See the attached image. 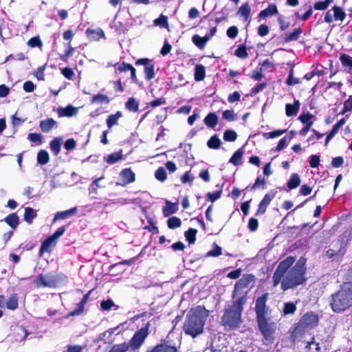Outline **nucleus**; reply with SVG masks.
<instances>
[{
    "label": "nucleus",
    "instance_id": "46",
    "mask_svg": "<svg viewBox=\"0 0 352 352\" xmlns=\"http://www.w3.org/2000/svg\"><path fill=\"white\" fill-rule=\"evenodd\" d=\"M208 146L211 149H218L220 148V139L217 134L212 135L207 142Z\"/></svg>",
    "mask_w": 352,
    "mask_h": 352
},
{
    "label": "nucleus",
    "instance_id": "37",
    "mask_svg": "<svg viewBox=\"0 0 352 352\" xmlns=\"http://www.w3.org/2000/svg\"><path fill=\"white\" fill-rule=\"evenodd\" d=\"M91 104H107L110 102V99L107 95L98 94L94 95L90 100Z\"/></svg>",
    "mask_w": 352,
    "mask_h": 352
},
{
    "label": "nucleus",
    "instance_id": "2",
    "mask_svg": "<svg viewBox=\"0 0 352 352\" xmlns=\"http://www.w3.org/2000/svg\"><path fill=\"white\" fill-rule=\"evenodd\" d=\"M208 316L209 311L204 306L198 305L191 308L186 316L182 327L184 333L192 338L201 334Z\"/></svg>",
    "mask_w": 352,
    "mask_h": 352
},
{
    "label": "nucleus",
    "instance_id": "3",
    "mask_svg": "<svg viewBox=\"0 0 352 352\" xmlns=\"http://www.w3.org/2000/svg\"><path fill=\"white\" fill-rule=\"evenodd\" d=\"M331 307L334 312H341L352 307V282L344 283L331 295Z\"/></svg>",
    "mask_w": 352,
    "mask_h": 352
},
{
    "label": "nucleus",
    "instance_id": "14",
    "mask_svg": "<svg viewBox=\"0 0 352 352\" xmlns=\"http://www.w3.org/2000/svg\"><path fill=\"white\" fill-rule=\"evenodd\" d=\"M346 250V243L341 242L340 248L338 249H329L326 252V256L333 259V261H338L343 256Z\"/></svg>",
    "mask_w": 352,
    "mask_h": 352
},
{
    "label": "nucleus",
    "instance_id": "23",
    "mask_svg": "<svg viewBox=\"0 0 352 352\" xmlns=\"http://www.w3.org/2000/svg\"><path fill=\"white\" fill-rule=\"evenodd\" d=\"M78 210V207H74L65 211H60L56 213L53 220H60L68 219L76 214Z\"/></svg>",
    "mask_w": 352,
    "mask_h": 352
},
{
    "label": "nucleus",
    "instance_id": "12",
    "mask_svg": "<svg viewBox=\"0 0 352 352\" xmlns=\"http://www.w3.org/2000/svg\"><path fill=\"white\" fill-rule=\"evenodd\" d=\"M258 327L262 334L265 338H270L274 331V324L269 323L265 317H261L257 318Z\"/></svg>",
    "mask_w": 352,
    "mask_h": 352
},
{
    "label": "nucleus",
    "instance_id": "59",
    "mask_svg": "<svg viewBox=\"0 0 352 352\" xmlns=\"http://www.w3.org/2000/svg\"><path fill=\"white\" fill-rule=\"evenodd\" d=\"M154 24L155 25H159L162 28H165L168 26V17L163 14H161L160 16L155 20H154Z\"/></svg>",
    "mask_w": 352,
    "mask_h": 352
},
{
    "label": "nucleus",
    "instance_id": "41",
    "mask_svg": "<svg viewBox=\"0 0 352 352\" xmlns=\"http://www.w3.org/2000/svg\"><path fill=\"white\" fill-rule=\"evenodd\" d=\"M122 157L123 155L121 152H115L108 155L107 157H104V160L109 164H113L121 160Z\"/></svg>",
    "mask_w": 352,
    "mask_h": 352
},
{
    "label": "nucleus",
    "instance_id": "42",
    "mask_svg": "<svg viewBox=\"0 0 352 352\" xmlns=\"http://www.w3.org/2000/svg\"><path fill=\"white\" fill-rule=\"evenodd\" d=\"M243 155V151L242 148H239L234 153L229 162L234 166H238L241 164Z\"/></svg>",
    "mask_w": 352,
    "mask_h": 352
},
{
    "label": "nucleus",
    "instance_id": "7",
    "mask_svg": "<svg viewBox=\"0 0 352 352\" xmlns=\"http://www.w3.org/2000/svg\"><path fill=\"white\" fill-rule=\"evenodd\" d=\"M150 322H148L145 326L135 333L132 338L130 340L129 348L135 351L138 349L144 342L145 339L149 334Z\"/></svg>",
    "mask_w": 352,
    "mask_h": 352
},
{
    "label": "nucleus",
    "instance_id": "29",
    "mask_svg": "<svg viewBox=\"0 0 352 352\" xmlns=\"http://www.w3.org/2000/svg\"><path fill=\"white\" fill-rule=\"evenodd\" d=\"M19 307V296L16 293L12 294L6 301V308L9 310H16Z\"/></svg>",
    "mask_w": 352,
    "mask_h": 352
},
{
    "label": "nucleus",
    "instance_id": "54",
    "mask_svg": "<svg viewBox=\"0 0 352 352\" xmlns=\"http://www.w3.org/2000/svg\"><path fill=\"white\" fill-rule=\"evenodd\" d=\"M287 132V129H278L274 131H271L269 133H265L263 134L264 138H275L276 137H279L281 135L284 134Z\"/></svg>",
    "mask_w": 352,
    "mask_h": 352
},
{
    "label": "nucleus",
    "instance_id": "48",
    "mask_svg": "<svg viewBox=\"0 0 352 352\" xmlns=\"http://www.w3.org/2000/svg\"><path fill=\"white\" fill-rule=\"evenodd\" d=\"M237 138V133L234 130H226L223 133V140L226 142H234Z\"/></svg>",
    "mask_w": 352,
    "mask_h": 352
},
{
    "label": "nucleus",
    "instance_id": "63",
    "mask_svg": "<svg viewBox=\"0 0 352 352\" xmlns=\"http://www.w3.org/2000/svg\"><path fill=\"white\" fill-rule=\"evenodd\" d=\"M278 23L279 24V28L281 31H285L289 27V22L286 21L284 16L281 14L278 16Z\"/></svg>",
    "mask_w": 352,
    "mask_h": 352
},
{
    "label": "nucleus",
    "instance_id": "19",
    "mask_svg": "<svg viewBox=\"0 0 352 352\" xmlns=\"http://www.w3.org/2000/svg\"><path fill=\"white\" fill-rule=\"evenodd\" d=\"M86 35L91 41H98L101 38H105L104 32L100 28L97 30L88 28L86 30Z\"/></svg>",
    "mask_w": 352,
    "mask_h": 352
},
{
    "label": "nucleus",
    "instance_id": "31",
    "mask_svg": "<svg viewBox=\"0 0 352 352\" xmlns=\"http://www.w3.org/2000/svg\"><path fill=\"white\" fill-rule=\"evenodd\" d=\"M61 140H62V138L57 137V138H54L50 142V148L51 149V151L56 156H57L60 152Z\"/></svg>",
    "mask_w": 352,
    "mask_h": 352
},
{
    "label": "nucleus",
    "instance_id": "30",
    "mask_svg": "<svg viewBox=\"0 0 352 352\" xmlns=\"http://www.w3.org/2000/svg\"><path fill=\"white\" fill-rule=\"evenodd\" d=\"M209 41V36L205 35L204 36H200L198 34H195L192 37V43L200 50H203L206 43Z\"/></svg>",
    "mask_w": 352,
    "mask_h": 352
},
{
    "label": "nucleus",
    "instance_id": "22",
    "mask_svg": "<svg viewBox=\"0 0 352 352\" xmlns=\"http://www.w3.org/2000/svg\"><path fill=\"white\" fill-rule=\"evenodd\" d=\"M345 119L342 118L339 121H338L332 127L331 130L327 134L325 139V145L327 146L329 141L334 137V135L338 133L339 129L345 124Z\"/></svg>",
    "mask_w": 352,
    "mask_h": 352
},
{
    "label": "nucleus",
    "instance_id": "9",
    "mask_svg": "<svg viewBox=\"0 0 352 352\" xmlns=\"http://www.w3.org/2000/svg\"><path fill=\"white\" fill-rule=\"evenodd\" d=\"M318 316L313 312L305 314L298 324V328L302 331H306L314 328L318 325Z\"/></svg>",
    "mask_w": 352,
    "mask_h": 352
},
{
    "label": "nucleus",
    "instance_id": "43",
    "mask_svg": "<svg viewBox=\"0 0 352 352\" xmlns=\"http://www.w3.org/2000/svg\"><path fill=\"white\" fill-rule=\"evenodd\" d=\"M314 116L309 112L302 113L299 116L298 120L305 125L312 126Z\"/></svg>",
    "mask_w": 352,
    "mask_h": 352
},
{
    "label": "nucleus",
    "instance_id": "52",
    "mask_svg": "<svg viewBox=\"0 0 352 352\" xmlns=\"http://www.w3.org/2000/svg\"><path fill=\"white\" fill-rule=\"evenodd\" d=\"M332 2V0H325L323 1H317L314 5V8L316 10H326Z\"/></svg>",
    "mask_w": 352,
    "mask_h": 352
},
{
    "label": "nucleus",
    "instance_id": "20",
    "mask_svg": "<svg viewBox=\"0 0 352 352\" xmlns=\"http://www.w3.org/2000/svg\"><path fill=\"white\" fill-rule=\"evenodd\" d=\"M29 332L23 326H19L14 329L13 338L16 342H22L28 336Z\"/></svg>",
    "mask_w": 352,
    "mask_h": 352
},
{
    "label": "nucleus",
    "instance_id": "53",
    "mask_svg": "<svg viewBox=\"0 0 352 352\" xmlns=\"http://www.w3.org/2000/svg\"><path fill=\"white\" fill-rule=\"evenodd\" d=\"M155 178L163 182L167 179L166 170L163 167L158 168L155 173Z\"/></svg>",
    "mask_w": 352,
    "mask_h": 352
},
{
    "label": "nucleus",
    "instance_id": "16",
    "mask_svg": "<svg viewBox=\"0 0 352 352\" xmlns=\"http://www.w3.org/2000/svg\"><path fill=\"white\" fill-rule=\"evenodd\" d=\"M120 176L123 186L131 184L135 180V175L131 168L122 169L120 173Z\"/></svg>",
    "mask_w": 352,
    "mask_h": 352
},
{
    "label": "nucleus",
    "instance_id": "45",
    "mask_svg": "<svg viewBox=\"0 0 352 352\" xmlns=\"http://www.w3.org/2000/svg\"><path fill=\"white\" fill-rule=\"evenodd\" d=\"M332 10L333 11V17L336 21H344L346 17V13L343 11V10L337 6H334L332 8Z\"/></svg>",
    "mask_w": 352,
    "mask_h": 352
},
{
    "label": "nucleus",
    "instance_id": "35",
    "mask_svg": "<svg viewBox=\"0 0 352 352\" xmlns=\"http://www.w3.org/2000/svg\"><path fill=\"white\" fill-rule=\"evenodd\" d=\"M300 178L298 173H292L287 181V187L289 190H293L298 187L300 184Z\"/></svg>",
    "mask_w": 352,
    "mask_h": 352
},
{
    "label": "nucleus",
    "instance_id": "57",
    "mask_svg": "<svg viewBox=\"0 0 352 352\" xmlns=\"http://www.w3.org/2000/svg\"><path fill=\"white\" fill-rule=\"evenodd\" d=\"M265 186V178L259 176L256 179L254 184L250 187V190H254L256 188H259V187L264 189Z\"/></svg>",
    "mask_w": 352,
    "mask_h": 352
},
{
    "label": "nucleus",
    "instance_id": "32",
    "mask_svg": "<svg viewBox=\"0 0 352 352\" xmlns=\"http://www.w3.org/2000/svg\"><path fill=\"white\" fill-rule=\"evenodd\" d=\"M251 8L249 3L246 2L241 5L237 12V14L243 18L245 21L250 16Z\"/></svg>",
    "mask_w": 352,
    "mask_h": 352
},
{
    "label": "nucleus",
    "instance_id": "39",
    "mask_svg": "<svg viewBox=\"0 0 352 352\" xmlns=\"http://www.w3.org/2000/svg\"><path fill=\"white\" fill-rule=\"evenodd\" d=\"M305 349V352H320V344L315 341L314 338H311V341L306 342Z\"/></svg>",
    "mask_w": 352,
    "mask_h": 352
},
{
    "label": "nucleus",
    "instance_id": "21",
    "mask_svg": "<svg viewBox=\"0 0 352 352\" xmlns=\"http://www.w3.org/2000/svg\"><path fill=\"white\" fill-rule=\"evenodd\" d=\"M339 60L344 69L348 73L352 74V56L347 54L342 53L340 54Z\"/></svg>",
    "mask_w": 352,
    "mask_h": 352
},
{
    "label": "nucleus",
    "instance_id": "8",
    "mask_svg": "<svg viewBox=\"0 0 352 352\" xmlns=\"http://www.w3.org/2000/svg\"><path fill=\"white\" fill-rule=\"evenodd\" d=\"M135 66H144V72L146 81H150L155 78V64L152 59L141 58L135 62Z\"/></svg>",
    "mask_w": 352,
    "mask_h": 352
},
{
    "label": "nucleus",
    "instance_id": "1",
    "mask_svg": "<svg viewBox=\"0 0 352 352\" xmlns=\"http://www.w3.org/2000/svg\"><path fill=\"white\" fill-rule=\"evenodd\" d=\"M295 261V257L287 256L280 262L272 276L274 287L281 283V289L286 291L294 288L305 281L306 259L300 258L291 268Z\"/></svg>",
    "mask_w": 352,
    "mask_h": 352
},
{
    "label": "nucleus",
    "instance_id": "47",
    "mask_svg": "<svg viewBox=\"0 0 352 352\" xmlns=\"http://www.w3.org/2000/svg\"><path fill=\"white\" fill-rule=\"evenodd\" d=\"M197 233V230L194 228H189L185 232V237L189 244H193L195 242Z\"/></svg>",
    "mask_w": 352,
    "mask_h": 352
},
{
    "label": "nucleus",
    "instance_id": "13",
    "mask_svg": "<svg viewBox=\"0 0 352 352\" xmlns=\"http://www.w3.org/2000/svg\"><path fill=\"white\" fill-rule=\"evenodd\" d=\"M93 292V289L89 290L87 293H86L80 302L76 305V308L71 312H69L66 316L65 318L68 319L72 316H80L85 311V307L87 302L89 300V296Z\"/></svg>",
    "mask_w": 352,
    "mask_h": 352
},
{
    "label": "nucleus",
    "instance_id": "44",
    "mask_svg": "<svg viewBox=\"0 0 352 352\" xmlns=\"http://www.w3.org/2000/svg\"><path fill=\"white\" fill-rule=\"evenodd\" d=\"M234 55L241 59H245L248 57L247 47L245 45H239L237 49L234 51Z\"/></svg>",
    "mask_w": 352,
    "mask_h": 352
},
{
    "label": "nucleus",
    "instance_id": "10",
    "mask_svg": "<svg viewBox=\"0 0 352 352\" xmlns=\"http://www.w3.org/2000/svg\"><path fill=\"white\" fill-rule=\"evenodd\" d=\"M254 282V276L251 274L244 275L235 285L234 290L233 292V296L237 294H246L248 289L251 283Z\"/></svg>",
    "mask_w": 352,
    "mask_h": 352
},
{
    "label": "nucleus",
    "instance_id": "36",
    "mask_svg": "<svg viewBox=\"0 0 352 352\" xmlns=\"http://www.w3.org/2000/svg\"><path fill=\"white\" fill-rule=\"evenodd\" d=\"M206 76L205 67L202 65H197L195 68L194 78L196 81H201Z\"/></svg>",
    "mask_w": 352,
    "mask_h": 352
},
{
    "label": "nucleus",
    "instance_id": "64",
    "mask_svg": "<svg viewBox=\"0 0 352 352\" xmlns=\"http://www.w3.org/2000/svg\"><path fill=\"white\" fill-rule=\"evenodd\" d=\"M61 73L68 80H72L74 76L73 69L69 67L61 69Z\"/></svg>",
    "mask_w": 352,
    "mask_h": 352
},
{
    "label": "nucleus",
    "instance_id": "61",
    "mask_svg": "<svg viewBox=\"0 0 352 352\" xmlns=\"http://www.w3.org/2000/svg\"><path fill=\"white\" fill-rule=\"evenodd\" d=\"M223 118L229 121L232 122L236 119L237 116L236 114L234 113L232 110H226L222 113Z\"/></svg>",
    "mask_w": 352,
    "mask_h": 352
},
{
    "label": "nucleus",
    "instance_id": "49",
    "mask_svg": "<svg viewBox=\"0 0 352 352\" xmlns=\"http://www.w3.org/2000/svg\"><path fill=\"white\" fill-rule=\"evenodd\" d=\"M129 349V345L126 342L119 344H115L109 352H126Z\"/></svg>",
    "mask_w": 352,
    "mask_h": 352
},
{
    "label": "nucleus",
    "instance_id": "4",
    "mask_svg": "<svg viewBox=\"0 0 352 352\" xmlns=\"http://www.w3.org/2000/svg\"><path fill=\"white\" fill-rule=\"evenodd\" d=\"M67 280V276L64 274H57L56 272H49L45 274H39L34 280V283L37 288L50 287L54 288L58 285Z\"/></svg>",
    "mask_w": 352,
    "mask_h": 352
},
{
    "label": "nucleus",
    "instance_id": "34",
    "mask_svg": "<svg viewBox=\"0 0 352 352\" xmlns=\"http://www.w3.org/2000/svg\"><path fill=\"white\" fill-rule=\"evenodd\" d=\"M302 30L300 28H296L292 32L285 34L284 41L286 43L297 41L300 38Z\"/></svg>",
    "mask_w": 352,
    "mask_h": 352
},
{
    "label": "nucleus",
    "instance_id": "25",
    "mask_svg": "<svg viewBox=\"0 0 352 352\" xmlns=\"http://www.w3.org/2000/svg\"><path fill=\"white\" fill-rule=\"evenodd\" d=\"M300 103L298 100H295L294 104H287L285 105V112L288 117L296 116L300 109Z\"/></svg>",
    "mask_w": 352,
    "mask_h": 352
},
{
    "label": "nucleus",
    "instance_id": "60",
    "mask_svg": "<svg viewBox=\"0 0 352 352\" xmlns=\"http://www.w3.org/2000/svg\"><path fill=\"white\" fill-rule=\"evenodd\" d=\"M348 111H352V95L349 96V98L344 102V106L341 114H344Z\"/></svg>",
    "mask_w": 352,
    "mask_h": 352
},
{
    "label": "nucleus",
    "instance_id": "18",
    "mask_svg": "<svg viewBox=\"0 0 352 352\" xmlns=\"http://www.w3.org/2000/svg\"><path fill=\"white\" fill-rule=\"evenodd\" d=\"M58 117H72L77 114L78 109L71 104L65 107H59L57 109Z\"/></svg>",
    "mask_w": 352,
    "mask_h": 352
},
{
    "label": "nucleus",
    "instance_id": "58",
    "mask_svg": "<svg viewBox=\"0 0 352 352\" xmlns=\"http://www.w3.org/2000/svg\"><path fill=\"white\" fill-rule=\"evenodd\" d=\"M43 43L39 36H34L28 41V45L30 47H41Z\"/></svg>",
    "mask_w": 352,
    "mask_h": 352
},
{
    "label": "nucleus",
    "instance_id": "62",
    "mask_svg": "<svg viewBox=\"0 0 352 352\" xmlns=\"http://www.w3.org/2000/svg\"><path fill=\"white\" fill-rule=\"evenodd\" d=\"M296 307L293 302H286L284 305V314H292L296 311Z\"/></svg>",
    "mask_w": 352,
    "mask_h": 352
},
{
    "label": "nucleus",
    "instance_id": "38",
    "mask_svg": "<svg viewBox=\"0 0 352 352\" xmlns=\"http://www.w3.org/2000/svg\"><path fill=\"white\" fill-rule=\"evenodd\" d=\"M50 162V155L47 151L41 150L37 154V163L41 166L47 164Z\"/></svg>",
    "mask_w": 352,
    "mask_h": 352
},
{
    "label": "nucleus",
    "instance_id": "11",
    "mask_svg": "<svg viewBox=\"0 0 352 352\" xmlns=\"http://www.w3.org/2000/svg\"><path fill=\"white\" fill-rule=\"evenodd\" d=\"M113 67H116V72L122 73L130 72L131 73V79L133 82L137 83L138 80L136 75V69L130 63H127L126 62H122L120 63H117L113 65Z\"/></svg>",
    "mask_w": 352,
    "mask_h": 352
},
{
    "label": "nucleus",
    "instance_id": "40",
    "mask_svg": "<svg viewBox=\"0 0 352 352\" xmlns=\"http://www.w3.org/2000/svg\"><path fill=\"white\" fill-rule=\"evenodd\" d=\"M125 107L130 111L137 112L139 110V102L135 98L133 97L129 98L125 102Z\"/></svg>",
    "mask_w": 352,
    "mask_h": 352
},
{
    "label": "nucleus",
    "instance_id": "51",
    "mask_svg": "<svg viewBox=\"0 0 352 352\" xmlns=\"http://www.w3.org/2000/svg\"><path fill=\"white\" fill-rule=\"evenodd\" d=\"M36 216V211L32 208L27 207L25 208L23 220H32Z\"/></svg>",
    "mask_w": 352,
    "mask_h": 352
},
{
    "label": "nucleus",
    "instance_id": "15",
    "mask_svg": "<svg viewBox=\"0 0 352 352\" xmlns=\"http://www.w3.org/2000/svg\"><path fill=\"white\" fill-rule=\"evenodd\" d=\"M267 299V294H264L262 296L257 298L255 307L257 318L265 316Z\"/></svg>",
    "mask_w": 352,
    "mask_h": 352
},
{
    "label": "nucleus",
    "instance_id": "6",
    "mask_svg": "<svg viewBox=\"0 0 352 352\" xmlns=\"http://www.w3.org/2000/svg\"><path fill=\"white\" fill-rule=\"evenodd\" d=\"M241 312L237 307H230L226 310L222 318V325L225 329H233L238 327L241 322Z\"/></svg>",
    "mask_w": 352,
    "mask_h": 352
},
{
    "label": "nucleus",
    "instance_id": "24",
    "mask_svg": "<svg viewBox=\"0 0 352 352\" xmlns=\"http://www.w3.org/2000/svg\"><path fill=\"white\" fill-rule=\"evenodd\" d=\"M177 210L178 203H172L171 201L166 200L165 202V206L162 209V212L164 216L167 217L175 213Z\"/></svg>",
    "mask_w": 352,
    "mask_h": 352
},
{
    "label": "nucleus",
    "instance_id": "28",
    "mask_svg": "<svg viewBox=\"0 0 352 352\" xmlns=\"http://www.w3.org/2000/svg\"><path fill=\"white\" fill-rule=\"evenodd\" d=\"M123 116L122 113L120 111H116L115 114L109 115L107 120L106 123L109 129H111L113 126L118 124V120Z\"/></svg>",
    "mask_w": 352,
    "mask_h": 352
},
{
    "label": "nucleus",
    "instance_id": "56",
    "mask_svg": "<svg viewBox=\"0 0 352 352\" xmlns=\"http://www.w3.org/2000/svg\"><path fill=\"white\" fill-rule=\"evenodd\" d=\"M28 138L32 142L36 143L38 144H42L43 137L40 133H30L28 134Z\"/></svg>",
    "mask_w": 352,
    "mask_h": 352
},
{
    "label": "nucleus",
    "instance_id": "5",
    "mask_svg": "<svg viewBox=\"0 0 352 352\" xmlns=\"http://www.w3.org/2000/svg\"><path fill=\"white\" fill-rule=\"evenodd\" d=\"M65 231V227L61 226L58 228L53 234L46 238L42 242L38 252L39 256H43L45 252L50 254L56 246L57 239L64 234Z\"/></svg>",
    "mask_w": 352,
    "mask_h": 352
},
{
    "label": "nucleus",
    "instance_id": "50",
    "mask_svg": "<svg viewBox=\"0 0 352 352\" xmlns=\"http://www.w3.org/2000/svg\"><path fill=\"white\" fill-rule=\"evenodd\" d=\"M75 50L76 48L71 46L70 43H68V49L63 54L60 55V59L65 63H67L68 58L74 54Z\"/></svg>",
    "mask_w": 352,
    "mask_h": 352
},
{
    "label": "nucleus",
    "instance_id": "33",
    "mask_svg": "<svg viewBox=\"0 0 352 352\" xmlns=\"http://www.w3.org/2000/svg\"><path fill=\"white\" fill-rule=\"evenodd\" d=\"M204 122L208 128L213 129L218 124V116L215 113H209L204 118Z\"/></svg>",
    "mask_w": 352,
    "mask_h": 352
},
{
    "label": "nucleus",
    "instance_id": "27",
    "mask_svg": "<svg viewBox=\"0 0 352 352\" xmlns=\"http://www.w3.org/2000/svg\"><path fill=\"white\" fill-rule=\"evenodd\" d=\"M278 13L277 7L275 4H270L267 8L260 12L258 16L261 19H265L269 16L276 15Z\"/></svg>",
    "mask_w": 352,
    "mask_h": 352
},
{
    "label": "nucleus",
    "instance_id": "17",
    "mask_svg": "<svg viewBox=\"0 0 352 352\" xmlns=\"http://www.w3.org/2000/svg\"><path fill=\"white\" fill-rule=\"evenodd\" d=\"M274 197V194H266L261 201L258 204V209L256 212V215L263 214L265 212L266 208L270 204L272 199Z\"/></svg>",
    "mask_w": 352,
    "mask_h": 352
},
{
    "label": "nucleus",
    "instance_id": "26",
    "mask_svg": "<svg viewBox=\"0 0 352 352\" xmlns=\"http://www.w3.org/2000/svg\"><path fill=\"white\" fill-rule=\"evenodd\" d=\"M56 124V122L53 118H47L40 122L39 126L43 133L50 132Z\"/></svg>",
    "mask_w": 352,
    "mask_h": 352
},
{
    "label": "nucleus",
    "instance_id": "55",
    "mask_svg": "<svg viewBox=\"0 0 352 352\" xmlns=\"http://www.w3.org/2000/svg\"><path fill=\"white\" fill-rule=\"evenodd\" d=\"M166 103V100L164 97H161L159 98H156L150 102L147 103L146 107H151L152 108H155L158 106L165 104Z\"/></svg>",
    "mask_w": 352,
    "mask_h": 352
}]
</instances>
